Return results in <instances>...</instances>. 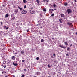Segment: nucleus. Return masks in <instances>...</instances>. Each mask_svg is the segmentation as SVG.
<instances>
[{
    "label": "nucleus",
    "instance_id": "nucleus-1",
    "mask_svg": "<svg viewBox=\"0 0 77 77\" xmlns=\"http://www.w3.org/2000/svg\"><path fill=\"white\" fill-rule=\"evenodd\" d=\"M15 18V15H14L13 14H11V20H14Z\"/></svg>",
    "mask_w": 77,
    "mask_h": 77
},
{
    "label": "nucleus",
    "instance_id": "nucleus-2",
    "mask_svg": "<svg viewBox=\"0 0 77 77\" xmlns=\"http://www.w3.org/2000/svg\"><path fill=\"white\" fill-rule=\"evenodd\" d=\"M67 11L68 12V14H70V13H71L72 12V11H71V10L70 9H68L67 10Z\"/></svg>",
    "mask_w": 77,
    "mask_h": 77
},
{
    "label": "nucleus",
    "instance_id": "nucleus-3",
    "mask_svg": "<svg viewBox=\"0 0 77 77\" xmlns=\"http://www.w3.org/2000/svg\"><path fill=\"white\" fill-rule=\"evenodd\" d=\"M27 13V11L26 10H23L22 12V14H25Z\"/></svg>",
    "mask_w": 77,
    "mask_h": 77
},
{
    "label": "nucleus",
    "instance_id": "nucleus-4",
    "mask_svg": "<svg viewBox=\"0 0 77 77\" xmlns=\"http://www.w3.org/2000/svg\"><path fill=\"white\" fill-rule=\"evenodd\" d=\"M30 12L31 14H35V11L33 10H31L30 11Z\"/></svg>",
    "mask_w": 77,
    "mask_h": 77
},
{
    "label": "nucleus",
    "instance_id": "nucleus-5",
    "mask_svg": "<svg viewBox=\"0 0 77 77\" xmlns=\"http://www.w3.org/2000/svg\"><path fill=\"white\" fill-rule=\"evenodd\" d=\"M18 12V9H16L14 11L15 14H17Z\"/></svg>",
    "mask_w": 77,
    "mask_h": 77
},
{
    "label": "nucleus",
    "instance_id": "nucleus-6",
    "mask_svg": "<svg viewBox=\"0 0 77 77\" xmlns=\"http://www.w3.org/2000/svg\"><path fill=\"white\" fill-rule=\"evenodd\" d=\"M59 46L60 47H61V48H64V49L66 48V47H64L63 46L59 45Z\"/></svg>",
    "mask_w": 77,
    "mask_h": 77
},
{
    "label": "nucleus",
    "instance_id": "nucleus-7",
    "mask_svg": "<svg viewBox=\"0 0 77 77\" xmlns=\"http://www.w3.org/2000/svg\"><path fill=\"white\" fill-rule=\"evenodd\" d=\"M67 24H68L69 25H70V26H71V27H72V23H67Z\"/></svg>",
    "mask_w": 77,
    "mask_h": 77
},
{
    "label": "nucleus",
    "instance_id": "nucleus-8",
    "mask_svg": "<svg viewBox=\"0 0 77 77\" xmlns=\"http://www.w3.org/2000/svg\"><path fill=\"white\" fill-rule=\"evenodd\" d=\"M9 17V14H6V15H5V18H7V17Z\"/></svg>",
    "mask_w": 77,
    "mask_h": 77
},
{
    "label": "nucleus",
    "instance_id": "nucleus-9",
    "mask_svg": "<svg viewBox=\"0 0 77 77\" xmlns=\"http://www.w3.org/2000/svg\"><path fill=\"white\" fill-rule=\"evenodd\" d=\"M13 65H14V66H17V65H18V63H14L13 62Z\"/></svg>",
    "mask_w": 77,
    "mask_h": 77
},
{
    "label": "nucleus",
    "instance_id": "nucleus-10",
    "mask_svg": "<svg viewBox=\"0 0 77 77\" xmlns=\"http://www.w3.org/2000/svg\"><path fill=\"white\" fill-rule=\"evenodd\" d=\"M23 2L24 3H27V1L26 0H23Z\"/></svg>",
    "mask_w": 77,
    "mask_h": 77
},
{
    "label": "nucleus",
    "instance_id": "nucleus-11",
    "mask_svg": "<svg viewBox=\"0 0 77 77\" xmlns=\"http://www.w3.org/2000/svg\"><path fill=\"white\" fill-rule=\"evenodd\" d=\"M36 1H37V3H38V4H39V2H40L39 0H36Z\"/></svg>",
    "mask_w": 77,
    "mask_h": 77
},
{
    "label": "nucleus",
    "instance_id": "nucleus-12",
    "mask_svg": "<svg viewBox=\"0 0 77 77\" xmlns=\"http://www.w3.org/2000/svg\"><path fill=\"white\" fill-rule=\"evenodd\" d=\"M64 16H65L64 15V14H61V17H64Z\"/></svg>",
    "mask_w": 77,
    "mask_h": 77
},
{
    "label": "nucleus",
    "instance_id": "nucleus-13",
    "mask_svg": "<svg viewBox=\"0 0 77 77\" xmlns=\"http://www.w3.org/2000/svg\"><path fill=\"white\" fill-rule=\"evenodd\" d=\"M18 9H20V10H21V11L22 10V8H20V7L18 6Z\"/></svg>",
    "mask_w": 77,
    "mask_h": 77
},
{
    "label": "nucleus",
    "instance_id": "nucleus-14",
    "mask_svg": "<svg viewBox=\"0 0 77 77\" xmlns=\"http://www.w3.org/2000/svg\"><path fill=\"white\" fill-rule=\"evenodd\" d=\"M64 44H65V45H68V42H64Z\"/></svg>",
    "mask_w": 77,
    "mask_h": 77
},
{
    "label": "nucleus",
    "instance_id": "nucleus-15",
    "mask_svg": "<svg viewBox=\"0 0 77 77\" xmlns=\"http://www.w3.org/2000/svg\"><path fill=\"white\" fill-rule=\"evenodd\" d=\"M64 6H67V5H68V3H64Z\"/></svg>",
    "mask_w": 77,
    "mask_h": 77
},
{
    "label": "nucleus",
    "instance_id": "nucleus-16",
    "mask_svg": "<svg viewBox=\"0 0 77 77\" xmlns=\"http://www.w3.org/2000/svg\"><path fill=\"white\" fill-rule=\"evenodd\" d=\"M15 56H13L12 57V59H15Z\"/></svg>",
    "mask_w": 77,
    "mask_h": 77
},
{
    "label": "nucleus",
    "instance_id": "nucleus-17",
    "mask_svg": "<svg viewBox=\"0 0 77 77\" xmlns=\"http://www.w3.org/2000/svg\"><path fill=\"white\" fill-rule=\"evenodd\" d=\"M24 52H23V51H21V54H24Z\"/></svg>",
    "mask_w": 77,
    "mask_h": 77
},
{
    "label": "nucleus",
    "instance_id": "nucleus-18",
    "mask_svg": "<svg viewBox=\"0 0 77 77\" xmlns=\"http://www.w3.org/2000/svg\"><path fill=\"white\" fill-rule=\"evenodd\" d=\"M43 11H44V12L46 11V9L45 8H44L43 9Z\"/></svg>",
    "mask_w": 77,
    "mask_h": 77
},
{
    "label": "nucleus",
    "instance_id": "nucleus-19",
    "mask_svg": "<svg viewBox=\"0 0 77 77\" xmlns=\"http://www.w3.org/2000/svg\"><path fill=\"white\" fill-rule=\"evenodd\" d=\"M3 63V64H5L6 63V61H4Z\"/></svg>",
    "mask_w": 77,
    "mask_h": 77
},
{
    "label": "nucleus",
    "instance_id": "nucleus-20",
    "mask_svg": "<svg viewBox=\"0 0 77 77\" xmlns=\"http://www.w3.org/2000/svg\"><path fill=\"white\" fill-rule=\"evenodd\" d=\"M41 42H44V40H43V39H41Z\"/></svg>",
    "mask_w": 77,
    "mask_h": 77
},
{
    "label": "nucleus",
    "instance_id": "nucleus-21",
    "mask_svg": "<svg viewBox=\"0 0 77 77\" xmlns=\"http://www.w3.org/2000/svg\"><path fill=\"white\" fill-rule=\"evenodd\" d=\"M39 74V72H37L36 73V75H38V74Z\"/></svg>",
    "mask_w": 77,
    "mask_h": 77
},
{
    "label": "nucleus",
    "instance_id": "nucleus-22",
    "mask_svg": "<svg viewBox=\"0 0 77 77\" xmlns=\"http://www.w3.org/2000/svg\"><path fill=\"white\" fill-rule=\"evenodd\" d=\"M36 59L37 60H39V58L38 57H37L36 58Z\"/></svg>",
    "mask_w": 77,
    "mask_h": 77
},
{
    "label": "nucleus",
    "instance_id": "nucleus-23",
    "mask_svg": "<svg viewBox=\"0 0 77 77\" xmlns=\"http://www.w3.org/2000/svg\"><path fill=\"white\" fill-rule=\"evenodd\" d=\"M53 6L54 7V8H55V7H56V5L55 4H54L53 5Z\"/></svg>",
    "mask_w": 77,
    "mask_h": 77
},
{
    "label": "nucleus",
    "instance_id": "nucleus-24",
    "mask_svg": "<svg viewBox=\"0 0 77 77\" xmlns=\"http://www.w3.org/2000/svg\"><path fill=\"white\" fill-rule=\"evenodd\" d=\"M51 16H52V17L54 16V14H52L51 15Z\"/></svg>",
    "mask_w": 77,
    "mask_h": 77
},
{
    "label": "nucleus",
    "instance_id": "nucleus-25",
    "mask_svg": "<svg viewBox=\"0 0 77 77\" xmlns=\"http://www.w3.org/2000/svg\"><path fill=\"white\" fill-rule=\"evenodd\" d=\"M48 68H50V66L49 64L48 65Z\"/></svg>",
    "mask_w": 77,
    "mask_h": 77
},
{
    "label": "nucleus",
    "instance_id": "nucleus-26",
    "mask_svg": "<svg viewBox=\"0 0 77 77\" xmlns=\"http://www.w3.org/2000/svg\"><path fill=\"white\" fill-rule=\"evenodd\" d=\"M24 9H26V5H25L24 6Z\"/></svg>",
    "mask_w": 77,
    "mask_h": 77
},
{
    "label": "nucleus",
    "instance_id": "nucleus-27",
    "mask_svg": "<svg viewBox=\"0 0 77 77\" xmlns=\"http://www.w3.org/2000/svg\"><path fill=\"white\" fill-rule=\"evenodd\" d=\"M62 20V19H60L59 20V21H60Z\"/></svg>",
    "mask_w": 77,
    "mask_h": 77
},
{
    "label": "nucleus",
    "instance_id": "nucleus-28",
    "mask_svg": "<svg viewBox=\"0 0 77 77\" xmlns=\"http://www.w3.org/2000/svg\"><path fill=\"white\" fill-rule=\"evenodd\" d=\"M24 77V75H22L21 77Z\"/></svg>",
    "mask_w": 77,
    "mask_h": 77
},
{
    "label": "nucleus",
    "instance_id": "nucleus-29",
    "mask_svg": "<svg viewBox=\"0 0 77 77\" xmlns=\"http://www.w3.org/2000/svg\"><path fill=\"white\" fill-rule=\"evenodd\" d=\"M9 28L7 27L6 28V30H7V29H8Z\"/></svg>",
    "mask_w": 77,
    "mask_h": 77
},
{
    "label": "nucleus",
    "instance_id": "nucleus-30",
    "mask_svg": "<svg viewBox=\"0 0 77 77\" xmlns=\"http://www.w3.org/2000/svg\"><path fill=\"white\" fill-rule=\"evenodd\" d=\"M1 24H2H2H3V22H1L0 23Z\"/></svg>",
    "mask_w": 77,
    "mask_h": 77
},
{
    "label": "nucleus",
    "instance_id": "nucleus-31",
    "mask_svg": "<svg viewBox=\"0 0 77 77\" xmlns=\"http://www.w3.org/2000/svg\"><path fill=\"white\" fill-rule=\"evenodd\" d=\"M69 50V48H67V50Z\"/></svg>",
    "mask_w": 77,
    "mask_h": 77
},
{
    "label": "nucleus",
    "instance_id": "nucleus-32",
    "mask_svg": "<svg viewBox=\"0 0 77 77\" xmlns=\"http://www.w3.org/2000/svg\"><path fill=\"white\" fill-rule=\"evenodd\" d=\"M24 61H25L24 60H22V62H24Z\"/></svg>",
    "mask_w": 77,
    "mask_h": 77
},
{
    "label": "nucleus",
    "instance_id": "nucleus-33",
    "mask_svg": "<svg viewBox=\"0 0 77 77\" xmlns=\"http://www.w3.org/2000/svg\"><path fill=\"white\" fill-rule=\"evenodd\" d=\"M24 71H27V70H26V69H24Z\"/></svg>",
    "mask_w": 77,
    "mask_h": 77
},
{
    "label": "nucleus",
    "instance_id": "nucleus-34",
    "mask_svg": "<svg viewBox=\"0 0 77 77\" xmlns=\"http://www.w3.org/2000/svg\"><path fill=\"white\" fill-rule=\"evenodd\" d=\"M4 28H6V26H4Z\"/></svg>",
    "mask_w": 77,
    "mask_h": 77
},
{
    "label": "nucleus",
    "instance_id": "nucleus-35",
    "mask_svg": "<svg viewBox=\"0 0 77 77\" xmlns=\"http://www.w3.org/2000/svg\"><path fill=\"white\" fill-rule=\"evenodd\" d=\"M60 23H62V22L61 21H60Z\"/></svg>",
    "mask_w": 77,
    "mask_h": 77
},
{
    "label": "nucleus",
    "instance_id": "nucleus-36",
    "mask_svg": "<svg viewBox=\"0 0 77 77\" xmlns=\"http://www.w3.org/2000/svg\"><path fill=\"white\" fill-rule=\"evenodd\" d=\"M2 66H3V67H4V66H3V65L2 64Z\"/></svg>",
    "mask_w": 77,
    "mask_h": 77
},
{
    "label": "nucleus",
    "instance_id": "nucleus-37",
    "mask_svg": "<svg viewBox=\"0 0 77 77\" xmlns=\"http://www.w3.org/2000/svg\"><path fill=\"white\" fill-rule=\"evenodd\" d=\"M66 56H69V55H68V54H66Z\"/></svg>",
    "mask_w": 77,
    "mask_h": 77
},
{
    "label": "nucleus",
    "instance_id": "nucleus-38",
    "mask_svg": "<svg viewBox=\"0 0 77 77\" xmlns=\"http://www.w3.org/2000/svg\"><path fill=\"white\" fill-rule=\"evenodd\" d=\"M74 1L75 2H77V1L76 0H75Z\"/></svg>",
    "mask_w": 77,
    "mask_h": 77
},
{
    "label": "nucleus",
    "instance_id": "nucleus-39",
    "mask_svg": "<svg viewBox=\"0 0 77 77\" xmlns=\"http://www.w3.org/2000/svg\"><path fill=\"white\" fill-rule=\"evenodd\" d=\"M4 68H6V66H4Z\"/></svg>",
    "mask_w": 77,
    "mask_h": 77
},
{
    "label": "nucleus",
    "instance_id": "nucleus-40",
    "mask_svg": "<svg viewBox=\"0 0 77 77\" xmlns=\"http://www.w3.org/2000/svg\"><path fill=\"white\" fill-rule=\"evenodd\" d=\"M53 56H55V54H53Z\"/></svg>",
    "mask_w": 77,
    "mask_h": 77
},
{
    "label": "nucleus",
    "instance_id": "nucleus-41",
    "mask_svg": "<svg viewBox=\"0 0 77 77\" xmlns=\"http://www.w3.org/2000/svg\"><path fill=\"white\" fill-rule=\"evenodd\" d=\"M51 10H52V11H54V10H53V9H52Z\"/></svg>",
    "mask_w": 77,
    "mask_h": 77
},
{
    "label": "nucleus",
    "instance_id": "nucleus-42",
    "mask_svg": "<svg viewBox=\"0 0 77 77\" xmlns=\"http://www.w3.org/2000/svg\"><path fill=\"white\" fill-rule=\"evenodd\" d=\"M72 46V44H71L70 45V47H71Z\"/></svg>",
    "mask_w": 77,
    "mask_h": 77
},
{
    "label": "nucleus",
    "instance_id": "nucleus-43",
    "mask_svg": "<svg viewBox=\"0 0 77 77\" xmlns=\"http://www.w3.org/2000/svg\"><path fill=\"white\" fill-rule=\"evenodd\" d=\"M51 11V9H49V11Z\"/></svg>",
    "mask_w": 77,
    "mask_h": 77
},
{
    "label": "nucleus",
    "instance_id": "nucleus-44",
    "mask_svg": "<svg viewBox=\"0 0 77 77\" xmlns=\"http://www.w3.org/2000/svg\"><path fill=\"white\" fill-rule=\"evenodd\" d=\"M2 74H3V72H2Z\"/></svg>",
    "mask_w": 77,
    "mask_h": 77
},
{
    "label": "nucleus",
    "instance_id": "nucleus-45",
    "mask_svg": "<svg viewBox=\"0 0 77 77\" xmlns=\"http://www.w3.org/2000/svg\"><path fill=\"white\" fill-rule=\"evenodd\" d=\"M54 10H56V9H54Z\"/></svg>",
    "mask_w": 77,
    "mask_h": 77
},
{
    "label": "nucleus",
    "instance_id": "nucleus-46",
    "mask_svg": "<svg viewBox=\"0 0 77 77\" xmlns=\"http://www.w3.org/2000/svg\"><path fill=\"white\" fill-rule=\"evenodd\" d=\"M3 6H5V5H3Z\"/></svg>",
    "mask_w": 77,
    "mask_h": 77
},
{
    "label": "nucleus",
    "instance_id": "nucleus-47",
    "mask_svg": "<svg viewBox=\"0 0 77 77\" xmlns=\"http://www.w3.org/2000/svg\"><path fill=\"white\" fill-rule=\"evenodd\" d=\"M76 35H77V32L76 33Z\"/></svg>",
    "mask_w": 77,
    "mask_h": 77
},
{
    "label": "nucleus",
    "instance_id": "nucleus-48",
    "mask_svg": "<svg viewBox=\"0 0 77 77\" xmlns=\"http://www.w3.org/2000/svg\"><path fill=\"white\" fill-rule=\"evenodd\" d=\"M5 77H8V76H5Z\"/></svg>",
    "mask_w": 77,
    "mask_h": 77
},
{
    "label": "nucleus",
    "instance_id": "nucleus-49",
    "mask_svg": "<svg viewBox=\"0 0 77 77\" xmlns=\"http://www.w3.org/2000/svg\"><path fill=\"white\" fill-rule=\"evenodd\" d=\"M35 77H36V76H35Z\"/></svg>",
    "mask_w": 77,
    "mask_h": 77
},
{
    "label": "nucleus",
    "instance_id": "nucleus-50",
    "mask_svg": "<svg viewBox=\"0 0 77 77\" xmlns=\"http://www.w3.org/2000/svg\"><path fill=\"white\" fill-rule=\"evenodd\" d=\"M13 77H14V76H13Z\"/></svg>",
    "mask_w": 77,
    "mask_h": 77
}]
</instances>
